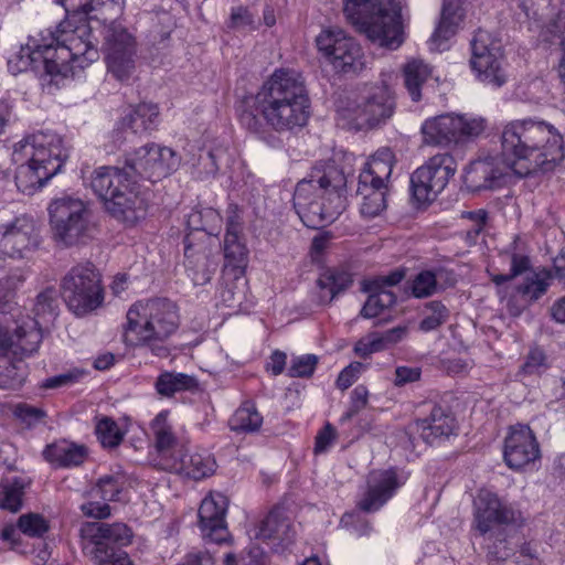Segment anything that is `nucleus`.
<instances>
[{
  "mask_svg": "<svg viewBox=\"0 0 565 565\" xmlns=\"http://www.w3.org/2000/svg\"><path fill=\"white\" fill-rule=\"evenodd\" d=\"M67 12L55 30L41 40H29L8 60L11 73H21L42 63L50 75H70L75 66H87L99 58L98 39L86 14L99 6L122 8L124 0H55Z\"/></svg>",
  "mask_w": 565,
  "mask_h": 565,
  "instance_id": "1",
  "label": "nucleus"
},
{
  "mask_svg": "<svg viewBox=\"0 0 565 565\" xmlns=\"http://www.w3.org/2000/svg\"><path fill=\"white\" fill-rule=\"evenodd\" d=\"M564 156L563 137L553 124L511 120L502 128L500 154L475 160L467 169L466 182L473 190L501 186L511 171L526 175L537 167L559 163Z\"/></svg>",
  "mask_w": 565,
  "mask_h": 565,
  "instance_id": "2",
  "label": "nucleus"
},
{
  "mask_svg": "<svg viewBox=\"0 0 565 565\" xmlns=\"http://www.w3.org/2000/svg\"><path fill=\"white\" fill-rule=\"evenodd\" d=\"M311 100L302 74L280 67L263 83L254 97L246 99L239 121L264 138L267 127L290 131L308 124Z\"/></svg>",
  "mask_w": 565,
  "mask_h": 565,
  "instance_id": "3",
  "label": "nucleus"
},
{
  "mask_svg": "<svg viewBox=\"0 0 565 565\" xmlns=\"http://www.w3.org/2000/svg\"><path fill=\"white\" fill-rule=\"evenodd\" d=\"M347 178L333 162L312 166L308 177L297 183L294 206L309 228L334 222L347 206Z\"/></svg>",
  "mask_w": 565,
  "mask_h": 565,
  "instance_id": "4",
  "label": "nucleus"
},
{
  "mask_svg": "<svg viewBox=\"0 0 565 565\" xmlns=\"http://www.w3.org/2000/svg\"><path fill=\"white\" fill-rule=\"evenodd\" d=\"M68 156V147L57 132L39 130L29 135L15 143L12 152V159L18 163L14 175L18 189L33 194L61 171Z\"/></svg>",
  "mask_w": 565,
  "mask_h": 565,
  "instance_id": "5",
  "label": "nucleus"
},
{
  "mask_svg": "<svg viewBox=\"0 0 565 565\" xmlns=\"http://www.w3.org/2000/svg\"><path fill=\"white\" fill-rule=\"evenodd\" d=\"M179 324V307L169 298L138 300L127 311L125 342L148 348L156 355H168L167 341Z\"/></svg>",
  "mask_w": 565,
  "mask_h": 565,
  "instance_id": "6",
  "label": "nucleus"
},
{
  "mask_svg": "<svg viewBox=\"0 0 565 565\" xmlns=\"http://www.w3.org/2000/svg\"><path fill=\"white\" fill-rule=\"evenodd\" d=\"M343 11L356 31L383 47L396 50L406 39L397 0H344Z\"/></svg>",
  "mask_w": 565,
  "mask_h": 565,
  "instance_id": "7",
  "label": "nucleus"
},
{
  "mask_svg": "<svg viewBox=\"0 0 565 565\" xmlns=\"http://www.w3.org/2000/svg\"><path fill=\"white\" fill-rule=\"evenodd\" d=\"M99 166L90 177L94 192L102 199L104 206L113 217L125 224H136L146 217L148 204L135 188L134 172L127 164Z\"/></svg>",
  "mask_w": 565,
  "mask_h": 565,
  "instance_id": "8",
  "label": "nucleus"
},
{
  "mask_svg": "<svg viewBox=\"0 0 565 565\" xmlns=\"http://www.w3.org/2000/svg\"><path fill=\"white\" fill-rule=\"evenodd\" d=\"M47 212L51 233L58 245L73 247L88 243L89 238H93L96 223L89 205L81 198H54L47 205Z\"/></svg>",
  "mask_w": 565,
  "mask_h": 565,
  "instance_id": "9",
  "label": "nucleus"
},
{
  "mask_svg": "<svg viewBox=\"0 0 565 565\" xmlns=\"http://www.w3.org/2000/svg\"><path fill=\"white\" fill-rule=\"evenodd\" d=\"M488 127L487 118L476 114H439L422 124L423 140L437 147H463L477 140Z\"/></svg>",
  "mask_w": 565,
  "mask_h": 565,
  "instance_id": "10",
  "label": "nucleus"
},
{
  "mask_svg": "<svg viewBox=\"0 0 565 565\" xmlns=\"http://www.w3.org/2000/svg\"><path fill=\"white\" fill-rule=\"evenodd\" d=\"M395 164L390 147L377 149L359 174L356 193L362 198L360 212L367 217L379 215L387 205L388 180Z\"/></svg>",
  "mask_w": 565,
  "mask_h": 565,
  "instance_id": "11",
  "label": "nucleus"
},
{
  "mask_svg": "<svg viewBox=\"0 0 565 565\" xmlns=\"http://www.w3.org/2000/svg\"><path fill=\"white\" fill-rule=\"evenodd\" d=\"M35 319L25 317L15 328L17 342L7 333H0V354H7L12 350L14 354L30 355L36 352L43 339L41 324L54 320L58 313V302L55 289H44L38 295Z\"/></svg>",
  "mask_w": 565,
  "mask_h": 565,
  "instance_id": "12",
  "label": "nucleus"
},
{
  "mask_svg": "<svg viewBox=\"0 0 565 565\" xmlns=\"http://www.w3.org/2000/svg\"><path fill=\"white\" fill-rule=\"evenodd\" d=\"M396 109L390 86H374L360 102H349L338 109V121L349 129H365L387 121Z\"/></svg>",
  "mask_w": 565,
  "mask_h": 565,
  "instance_id": "13",
  "label": "nucleus"
},
{
  "mask_svg": "<svg viewBox=\"0 0 565 565\" xmlns=\"http://www.w3.org/2000/svg\"><path fill=\"white\" fill-rule=\"evenodd\" d=\"M61 295L77 316L92 312L104 301V288L98 270L92 263L72 267L62 279Z\"/></svg>",
  "mask_w": 565,
  "mask_h": 565,
  "instance_id": "14",
  "label": "nucleus"
},
{
  "mask_svg": "<svg viewBox=\"0 0 565 565\" xmlns=\"http://www.w3.org/2000/svg\"><path fill=\"white\" fill-rule=\"evenodd\" d=\"M83 548L98 565H110L118 544H129L134 533L125 522H85L79 529Z\"/></svg>",
  "mask_w": 565,
  "mask_h": 565,
  "instance_id": "15",
  "label": "nucleus"
},
{
  "mask_svg": "<svg viewBox=\"0 0 565 565\" xmlns=\"http://www.w3.org/2000/svg\"><path fill=\"white\" fill-rule=\"evenodd\" d=\"M457 163L451 153H436L419 166L411 177V191L418 203L434 201L456 173Z\"/></svg>",
  "mask_w": 565,
  "mask_h": 565,
  "instance_id": "16",
  "label": "nucleus"
},
{
  "mask_svg": "<svg viewBox=\"0 0 565 565\" xmlns=\"http://www.w3.org/2000/svg\"><path fill=\"white\" fill-rule=\"evenodd\" d=\"M103 51L107 67L117 79H128L136 68V41L117 21L102 29Z\"/></svg>",
  "mask_w": 565,
  "mask_h": 565,
  "instance_id": "17",
  "label": "nucleus"
},
{
  "mask_svg": "<svg viewBox=\"0 0 565 565\" xmlns=\"http://www.w3.org/2000/svg\"><path fill=\"white\" fill-rule=\"evenodd\" d=\"M470 64L478 79L500 87L507 82L503 68L504 52L500 40L493 39L490 32L478 30L471 40Z\"/></svg>",
  "mask_w": 565,
  "mask_h": 565,
  "instance_id": "18",
  "label": "nucleus"
},
{
  "mask_svg": "<svg viewBox=\"0 0 565 565\" xmlns=\"http://www.w3.org/2000/svg\"><path fill=\"white\" fill-rule=\"evenodd\" d=\"M316 44L337 71H362L365 66L361 44L352 36H348L344 30H322L316 38Z\"/></svg>",
  "mask_w": 565,
  "mask_h": 565,
  "instance_id": "19",
  "label": "nucleus"
},
{
  "mask_svg": "<svg viewBox=\"0 0 565 565\" xmlns=\"http://www.w3.org/2000/svg\"><path fill=\"white\" fill-rule=\"evenodd\" d=\"M127 166L131 168L134 175L138 173L142 178L157 182L178 169L180 158L171 147L148 143L128 154Z\"/></svg>",
  "mask_w": 565,
  "mask_h": 565,
  "instance_id": "20",
  "label": "nucleus"
},
{
  "mask_svg": "<svg viewBox=\"0 0 565 565\" xmlns=\"http://www.w3.org/2000/svg\"><path fill=\"white\" fill-rule=\"evenodd\" d=\"M39 227L32 216L20 214L8 223L0 225V257L4 264V255L9 257H26L30 250L40 245Z\"/></svg>",
  "mask_w": 565,
  "mask_h": 565,
  "instance_id": "21",
  "label": "nucleus"
},
{
  "mask_svg": "<svg viewBox=\"0 0 565 565\" xmlns=\"http://www.w3.org/2000/svg\"><path fill=\"white\" fill-rule=\"evenodd\" d=\"M473 525L480 534L493 532L501 525H516L522 521L521 512L491 491H479L473 500Z\"/></svg>",
  "mask_w": 565,
  "mask_h": 565,
  "instance_id": "22",
  "label": "nucleus"
},
{
  "mask_svg": "<svg viewBox=\"0 0 565 565\" xmlns=\"http://www.w3.org/2000/svg\"><path fill=\"white\" fill-rule=\"evenodd\" d=\"M503 458L511 469H522L541 458V447L527 424L511 426L504 439Z\"/></svg>",
  "mask_w": 565,
  "mask_h": 565,
  "instance_id": "23",
  "label": "nucleus"
},
{
  "mask_svg": "<svg viewBox=\"0 0 565 565\" xmlns=\"http://www.w3.org/2000/svg\"><path fill=\"white\" fill-rule=\"evenodd\" d=\"M405 275L406 270L395 269L391 270L387 275H379V277L364 279L362 281V289L367 292V298L360 313L365 318H372V316H377V313L383 312L385 308L394 306L397 296L394 291L387 289V287L398 285V282L405 278Z\"/></svg>",
  "mask_w": 565,
  "mask_h": 565,
  "instance_id": "24",
  "label": "nucleus"
},
{
  "mask_svg": "<svg viewBox=\"0 0 565 565\" xmlns=\"http://www.w3.org/2000/svg\"><path fill=\"white\" fill-rule=\"evenodd\" d=\"M157 456L154 462L160 469L180 473L182 447L179 446L172 426L168 422V414H158L151 423Z\"/></svg>",
  "mask_w": 565,
  "mask_h": 565,
  "instance_id": "25",
  "label": "nucleus"
},
{
  "mask_svg": "<svg viewBox=\"0 0 565 565\" xmlns=\"http://www.w3.org/2000/svg\"><path fill=\"white\" fill-rule=\"evenodd\" d=\"M228 500L223 493H210L199 508V526L203 539L223 542L228 536L225 519Z\"/></svg>",
  "mask_w": 565,
  "mask_h": 565,
  "instance_id": "26",
  "label": "nucleus"
},
{
  "mask_svg": "<svg viewBox=\"0 0 565 565\" xmlns=\"http://www.w3.org/2000/svg\"><path fill=\"white\" fill-rule=\"evenodd\" d=\"M456 426V417L451 412H447L441 405H429L428 415L415 419L409 428L418 434L424 441L434 444L436 439L449 438Z\"/></svg>",
  "mask_w": 565,
  "mask_h": 565,
  "instance_id": "27",
  "label": "nucleus"
},
{
  "mask_svg": "<svg viewBox=\"0 0 565 565\" xmlns=\"http://www.w3.org/2000/svg\"><path fill=\"white\" fill-rule=\"evenodd\" d=\"M398 486L399 480L395 470H374L367 477V489L358 501V507L362 511H377L393 497Z\"/></svg>",
  "mask_w": 565,
  "mask_h": 565,
  "instance_id": "28",
  "label": "nucleus"
},
{
  "mask_svg": "<svg viewBox=\"0 0 565 565\" xmlns=\"http://www.w3.org/2000/svg\"><path fill=\"white\" fill-rule=\"evenodd\" d=\"M4 306L9 308V311H4L2 308V298H0V332H6V334H9L12 337L14 341H18V337L15 333V329L18 324H21L22 321H13L14 327L11 328L10 326V317H8V313L11 316V318H14L13 305H10V302H6ZM13 351H9L6 353L12 354ZM13 355H15L13 353ZM19 360L15 363H6L3 367L0 369V387L2 390H17V387H21L25 381V367L21 361V354H18Z\"/></svg>",
  "mask_w": 565,
  "mask_h": 565,
  "instance_id": "29",
  "label": "nucleus"
},
{
  "mask_svg": "<svg viewBox=\"0 0 565 565\" xmlns=\"http://www.w3.org/2000/svg\"><path fill=\"white\" fill-rule=\"evenodd\" d=\"M255 536L269 542L275 551H284L295 540L296 531L281 510H271L256 526Z\"/></svg>",
  "mask_w": 565,
  "mask_h": 565,
  "instance_id": "30",
  "label": "nucleus"
},
{
  "mask_svg": "<svg viewBox=\"0 0 565 565\" xmlns=\"http://www.w3.org/2000/svg\"><path fill=\"white\" fill-rule=\"evenodd\" d=\"M184 265L194 285H205L211 280L216 263L211 258L207 247L195 246L192 233L185 236Z\"/></svg>",
  "mask_w": 565,
  "mask_h": 565,
  "instance_id": "31",
  "label": "nucleus"
},
{
  "mask_svg": "<svg viewBox=\"0 0 565 565\" xmlns=\"http://www.w3.org/2000/svg\"><path fill=\"white\" fill-rule=\"evenodd\" d=\"M243 230L242 210H239L238 205H228L226 209L224 256L234 266L243 264L247 256V248L241 241Z\"/></svg>",
  "mask_w": 565,
  "mask_h": 565,
  "instance_id": "32",
  "label": "nucleus"
},
{
  "mask_svg": "<svg viewBox=\"0 0 565 565\" xmlns=\"http://www.w3.org/2000/svg\"><path fill=\"white\" fill-rule=\"evenodd\" d=\"M87 455L88 451L84 445H77V443L66 440V438L50 443L42 451V456L56 467H74V465H82Z\"/></svg>",
  "mask_w": 565,
  "mask_h": 565,
  "instance_id": "33",
  "label": "nucleus"
},
{
  "mask_svg": "<svg viewBox=\"0 0 565 565\" xmlns=\"http://www.w3.org/2000/svg\"><path fill=\"white\" fill-rule=\"evenodd\" d=\"M159 124V107L156 104L136 105L120 122V128L128 134H145Z\"/></svg>",
  "mask_w": 565,
  "mask_h": 565,
  "instance_id": "34",
  "label": "nucleus"
},
{
  "mask_svg": "<svg viewBox=\"0 0 565 565\" xmlns=\"http://www.w3.org/2000/svg\"><path fill=\"white\" fill-rule=\"evenodd\" d=\"M463 0H444L441 18L431 36L440 45L441 41L449 40L455 35L458 26L465 18Z\"/></svg>",
  "mask_w": 565,
  "mask_h": 565,
  "instance_id": "35",
  "label": "nucleus"
},
{
  "mask_svg": "<svg viewBox=\"0 0 565 565\" xmlns=\"http://www.w3.org/2000/svg\"><path fill=\"white\" fill-rule=\"evenodd\" d=\"M433 70L428 63L423 60H409L403 66L404 85L412 100H420L422 86L428 82Z\"/></svg>",
  "mask_w": 565,
  "mask_h": 565,
  "instance_id": "36",
  "label": "nucleus"
},
{
  "mask_svg": "<svg viewBox=\"0 0 565 565\" xmlns=\"http://www.w3.org/2000/svg\"><path fill=\"white\" fill-rule=\"evenodd\" d=\"M180 463L182 466L180 473L193 480L212 476L216 468L215 459L210 454H185L183 449H181Z\"/></svg>",
  "mask_w": 565,
  "mask_h": 565,
  "instance_id": "37",
  "label": "nucleus"
},
{
  "mask_svg": "<svg viewBox=\"0 0 565 565\" xmlns=\"http://www.w3.org/2000/svg\"><path fill=\"white\" fill-rule=\"evenodd\" d=\"M194 387H198L196 377L181 372L160 373L154 382V388L160 396H173L177 392H185Z\"/></svg>",
  "mask_w": 565,
  "mask_h": 565,
  "instance_id": "38",
  "label": "nucleus"
},
{
  "mask_svg": "<svg viewBox=\"0 0 565 565\" xmlns=\"http://www.w3.org/2000/svg\"><path fill=\"white\" fill-rule=\"evenodd\" d=\"M352 282V275L348 270H324L318 279V286L321 289V300L332 301L335 295H339L341 290L348 289Z\"/></svg>",
  "mask_w": 565,
  "mask_h": 565,
  "instance_id": "39",
  "label": "nucleus"
},
{
  "mask_svg": "<svg viewBox=\"0 0 565 565\" xmlns=\"http://www.w3.org/2000/svg\"><path fill=\"white\" fill-rule=\"evenodd\" d=\"M264 417L253 401H245L230 418V427L234 431H257Z\"/></svg>",
  "mask_w": 565,
  "mask_h": 565,
  "instance_id": "40",
  "label": "nucleus"
},
{
  "mask_svg": "<svg viewBox=\"0 0 565 565\" xmlns=\"http://www.w3.org/2000/svg\"><path fill=\"white\" fill-rule=\"evenodd\" d=\"M222 225V216L214 207L192 210L186 217V226L193 236L194 230H202L205 234H217Z\"/></svg>",
  "mask_w": 565,
  "mask_h": 565,
  "instance_id": "41",
  "label": "nucleus"
},
{
  "mask_svg": "<svg viewBox=\"0 0 565 565\" xmlns=\"http://www.w3.org/2000/svg\"><path fill=\"white\" fill-rule=\"evenodd\" d=\"M25 484L21 479L4 480L0 484V507L19 511L23 504Z\"/></svg>",
  "mask_w": 565,
  "mask_h": 565,
  "instance_id": "42",
  "label": "nucleus"
},
{
  "mask_svg": "<svg viewBox=\"0 0 565 565\" xmlns=\"http://www.w3.org/2000/svg\"><path fill=\"white\" fill-rule=\"evenodd\" d=\"M552 276H555L554 267L545 277H542L540 273H531L526 275L522 284L518 286V290L527 301H535V299H540L548 289V278H552Z\"/></svg>",
  "mask_w": 565,
  "mask_h": 565,
  "instance_id": "43",
  "label": "nucleus"
},
{
  "mask_svg": "<svg viewBox=\"0 0 565 565\" xmlns=\"http://www.w3.org/2000/svg\"><path fill=\"white\" fill-rule=\"evenodd\" d=\"M443 274V270H440V273L420 270L411 281L412 294L415 297H429V295H433L436 290L441 289L439 278Z\"/></svg>",
  "mask_w": 565,
  "mask_h": 565,
  "instance_id": "44",
  "label": "nucleus"
},
{
  "mask_svg": "<svg viewBox=\"0 0 565 565\" xmlns=\"http://www.w3.org/2000/svg\"><path fill=\"white\" fill-rule=\"evenodd\" d=\"M125 479L122 477H111L107 475L102 477L90 490V497L103 498L104 502L109 500H118L124 490Z\"/></svg>",
  "mask_w": 565,
  "mask_h": 565,
  "instance_id": "45",
  "label": "nucleus"
},
{
  "mask_svg": "<svg viewBox=\"0 0 565 565\" xmlns=\"http://www.w3.org/2000/svg\"><path fill=\"white\" fill-rule=\"evenodd\" d=\"M447 318H449V309L439 300H431L425 306V315L419 322V329L422 331H433V329H438L440 324H444Z\"/></svg>",
  "mask_w": 565,
  "mask_h": 565,
  "instance_id": "46",
  "label": "nucleus"
},
{
  "mask_svg": "<svg viewBox=\"0 0 565 565\" xmlns=\"http://www.w3.org/2000/svg\"><path fill=\"white\" fill-rule=\"evenodd\" d=\"M18 527L20 532L26 534V536H43L50 530L49 520L42 514H35V512H28L22 514L18 519Z\"/></svg>",
  "mask_w": 565,
  "mask_h": 565,
  "instance_id": "47",
  "label": "nucleus"
},
{
  "mask_svg": "<svg viewBox=\"0 0 565 565\" xmlns=\"http://www.w3.org/2000/svg\"><path fill=\"white\" fill-rule=\"evenodd\" d=\"M96 434L103 446H118L124 438V433L111 417L99 419L96 425Z\"/></svg>",
  "mask_w": 565,
  "mask_h": 565,
  "instance_id": "48",
  "label": "nucleus"
},
{
  "mask_svg": "<svg viewBox=\"0 0 565 565\" xmlns=\"http://www.w3.org/2000/svg\"><path fill=\"white\" fill-rule=\"evenodd\" d=\"M381 350H385L384 331H371L354 345L355 353L363 358H367L373 352H381Z\"/></svg>",
  "mask_w": 565,
  "mask_h": 565,
  "instance_id": "49",
  "label": "nucleus"
},
{
  "mask_svg": "<svg viewBox=\"0 0 565 565\" xmlns=\"http://www.w3.org/2000/svg\"><path fill=\"white\" fill-rule=\"evenodd\" d=\"M318 361L317 354H299L291 359L287 373L289 376H310L315 373Z\"/></svg>",
  "mask_w": 565,
  "mask_h": 565,
  "instance_id": "50",
  "label": "nucleus"
},
{
  "mask_svg": "<svg viewBox=\"0 0 565 565\" xmlns=\"http://www.w3.org/2000/svg\"><path fill=\"white\" fill-rule=\"evenodd\" d=\"M512 557V545L509 539L497 536V540L488 548L489 565H508L507 561Z\"/></svg>",
  "mask_w": 565,
  "mask_h": 565,
  "instance_id": "51",
  "label": "nucleus"
},
{
  "mask_svg": "<svg viewBox=\"0 0 565 565\" xmlns=\"http://www.w3.org/2000/svg\"><path fill=\"white\" fill-rule=\"evenodd\" d=\"M13 414L28 427L38 425V423L43 420L44 416H46V412H44V409H41V407H34V405H29V403H18L13 409Z\"/></svg>",
  "mask_w": 565,
  "mask_h": 565,
  "instance_id": "52",
  "label": "nucleus"
},
{
  "mask_svg": "<svg viewBox=\"0 0 565 565\" xmlns=\"http://www.w3.org/2000/svg\"><path fill=\"white\" fill-rule=\"evenodd\" d=\"M512 562L516 565H537L540 563V552L533 543H521L518 550L512 547Z\"/></svg>",
  "mask_w": 565,
  "mask_h": 565,
  "instance_id": "53",
  "label": "nucleus"
},
{
  "mask_svg": "<svg viewBox=\"0 0 565 565\" xmlns=\"http://www.w3.org/2000/svg\"><path fill=\"white\" fill-rule=\"evenodd\" d=\"M369 399V392L366 386L360 384L355 386L351 393V402L349 409L341 416L342 420H348V418H352V416L358 415L362 408H365Z\"/></svg>",
  "mask_w": 565,
  "mask_h": 565,
  "instance_id": "54",
  "label": "nucleus"
},
{
  "mask_svg": "<svg viewBox=\"0 0 565 565\" xmlns=\"http://www.w3.org/2000/svg\"><path fill=\"white\" fill-rule=\"evenodd\" d=\"M341 524L348 527L356 536H364L371 532V524L367 520L362 519L359 512H347L341 519Z\"/></svg>",
  "mask_w": 565,
  "mask_h": 565,
  "instance_id": "55",
  "label": "nucleus"
},
{
  "mask_svg": "<svg viewBox=\"0 0 565 565\" xmlns=\"http://www.w3.org/2000/svg\"><path fill=\"white\" fill-rule=\"evenodd\" d=\"M86 372L84 370H71L70 372L58 373L57 375H51L42 382V387L47 390H54V387H63V385H72L79 381Z\"/></svg>",
  "mask_w": 565,
  "mask_h": 565,
  "instance_id": "56",
  "label": "nucleus"
},
{
  "mask_svg": "<svg viewBox=\"0 0 565 565\" xmlns=\"http://www.w3.org/2000/svg\"><path fill=\"white\" fill-rule=\"evenodd\" d=\"M550 31L559 38L563 55L558 65V75L561 81L565 84V11L556 17L555 21H553L550 26Z\"/></svg>",
  "mask_w": 565,
  "mask_h": 565,
  "instance_id": "57",
  "label": "nucleus"
},
{
  "mask_svg": "<svg viewBox=\"0 0 565 565\" xmlns=\"http://www.w3.org/2000/svg\"><path fill=\"white\" fill-rule=\"evenodd\" d=\"M525 373H541L546 369V354L542 349H531L525 362L522 365Z\"/></svg>",
  "mask_w": 565,
  "mask_h": 565,
  "instance_id": "58",
  "label": "nucleus"
},
{
  "mask_svg": "<svg viewBox=\"0 0 565 565\" xmlns=\"http://www.w3.org/2000/svg\"><path fill=\"white\" fill-rule=\"evenodd\" d=\"M362 369V363H350L347 365V367L338 374L335 380L337 386L340 387V390H348V387L353 385L354 381H356Z\"/></svg>",
  "mask_w": 565,
  "mask_h": 565,
  "instance_id": "59",
  "label": "nucleus"
},
{
  "mask_svg": "<svg viewBox=\"0 0 565 565\" xmlns=\"http://www.w3.org/2000/svg\"><path fill=\"white\" fill-rule=\"evenodd\" d=\"M178 565H217L209 550H192Z\"/></svg>",
  "mask_w": 565,
  "mask_h": 565,
  "instance_id": "60",
  "label": "nucleus"
},
{
  "mask_svg": "<svg viewBox=\"0 0 565 565\" xmlns=\"http://www.w3.org/2000/svg\"><path fill=\"white\" fill-rule=\"evenodd\" d=\"M337 438V430L332 424H326L316 436L315 451L326 452Z\"/></svg>",
  "mask_w": 565,
  "mask_h": 565,
  "instance_id": "61",
  "label": "nucleus"
},
{
  "mask_svg": "<svg viewBox=\"0 0 565 565\" xmlns=\"http://www.w3.org/2000/svg\"><path fill=\"white\" fill-rule=\"evenodd\" d=\"M81 510L84 515H88V518H109L111 513V508L109 503H100V501H94V497H92V501H87L86 503H82Z\"/></svg>",
  "mask_w": 565,
  "mask_h": 565,
  "instance_id": "62",
  "label": "nucleus"
},
{
  "mask_svg": "<svg viewBox=\"0 0 565 565\" xmlns=\"http://www.w3.org/2000/svg\"><path fill=\"white\" fill-rule=\"evenodd\" d=\"M254 22V15L248 11V9H245V7H237L236 9H233L227 25L234 26L235 29H242V26H250Z\"/></svg>",
  "mask_w": 565,
  "mask_h": 565,
  "instance_id": "63",
  "label": "nucleus"
},
{
  "mask_svg": "<svg viewBox=\"0 0 565 565\" xmlns=\"http://www.w3.org/2000/svg\"><path fill=\"white\" fill-rule=\"evenodd\" d=\"M422 375L420 367H407V365H399L395 370L394 383L395 385H405L412 381H418Z\"/></svg>",
  "mask_w": 565,
  "mask_h": 565,
  "instance_id": "64",
  "label": "nucleus"
}]
</instances>
